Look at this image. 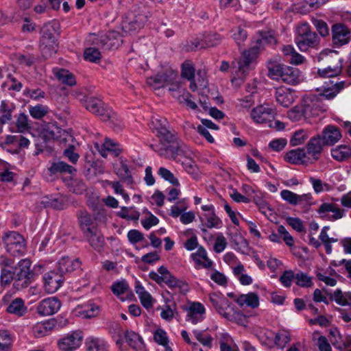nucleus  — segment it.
I'll use <instances>...</instances> for the list:
<instances>
[{"label": "nucleus", "instance_id": "ddd939ff", "mask_svg": "<svg viewBox=\"0 0 351 351\" xmlns=\"http://www.w3.org/2000/svg\"><path fill=\"white\" fill-rule=\"evenodd\" d=\"M60 306V301L56 297H51L43 300L38 304L36 311L40 315H51L57 313Z\"/></svg>", "mask_w": 351, "mask_h": 351}, {"label": "nucleus", "instance_id": "ea45409f", "mask_svg": "<svg viewBox=\"0 0 351 351\" xmlns=\"http://www.w3.org/2000/svg\"><path fill=\"white\" fill-rule=\"evenodd\" d=\"M156 136L160 138V141L167 143H174L178 138L175 131L169 129V125L156 134Z\"/></svg>", "mask_w": 351, "mask_h": 351}, {"label": "nucleus", "instance_id": "37998d69", "mask_svg": "<svg viewBox=\"0 0 351 351\" xmlns=\"http://www.w3.org/2000/svg\"><path fill=\"white\" fill-rule=\"evenodd\" d=\"M68 187L70 191L78 195L82 194L86 190L85 183L80 179L71 180L68 184Z\"/></svg>", "mask_w": 351, "mask_h": 351}, {"label": "nucleus", "instance_id": "f257e3e1", "mask_svg": "<svg viewBox=\"0 0 351 351\" xmlns=\"http://www.w3.org/2000/svg\"><path fill=\"white\" fill-rule=\"evenodd\" d=\"M268 75L275 80L295 84L299 82L300 71L295 67L278 63H270L268 66Z\"/></svg>", "mask_w": 351, "mask_h": 351}, {"label": "nucleus", "instance_id": "4468645a", "mask_svg": "<svg viewBox=\"0 0 351 351\" xmlns=\"http://www.w3.org/2000/svg\"><path fill=\"white\" fill-rule=\"evenodd\" d=\"M258 47L252 46L249 50L244 51L238 61L239 72L245 75L250 69L253 61L256 59L258 53Z\"/></svg>", "mask_w": 351, "mask_h": 351}, {"label": "nucleus", "instance_id": "4c0bfd02", "mask_svg": "<svg viewBox=\"0 0 351 351\" xmlns=\"http://www.w3.org/2000/svg\"><path fill=\"white\" fill-rule=\"evenodd\" d=\"M14 267L10 270L6 267L1 269L0 274V285L1 287H6L12 282L14 283Z\"/></svg>", "mask_w": 351, "mask_h": 351}, {"label": "nucleus", "instance_id": "f03ea898", "mask_svg": "<svg viewBox=\"0 0 351 351\" xmlns=\"http://www.w3.org/2000/svg\"><path fill=\"white\" fill-rule=\"evenodd\" d=\"M31 261L25 258L21 260L14 267V278L12 284L13 289L16 291H21L32 282L34 273L30 269Z\"/></svg>", "mask_w": 351, "mask_h": 351}, {"label": "nucleus", "instance_id": "6ab92c4d", "mask_svg": "<svg viewBox=\"0 0 351 351\" xmlns=\"http://www.w3.org/2000/svg\"><path fill=\"white\" fill-rule=\"evenodd\" d=\"M320 135L326 146H332L335 145L341 138V134L339 129L332 125H328L325 127Z\"/></svg>", "mask_w": 351, "mask_h": 351}, {"label": "nucleus", "instance_id": "9d476101", "mask_svg": "<svg viewBox=\"0 0 351 351\" xmlns=\"http://www.w3.org/2000/svg\"><path fill=\"white\" fill-rule=\"evenodd\" d=\"M276 109L264 104L257 106L251 111V118L256 123L269 124L275 119Z\"/></svg>", "mask_w": 351, "mask_h": 351}, {"label": "nucleus", "instance_id": "9b49d317", "mask_svg": "<svg viewBox=\"0 0 351 351\" xmlns=\"http://www.w3.org/2000/svg\"><path fill=\"white\" fill-rule=\"evenodd\" d=\"M76 217L82 234L98 228L97 217L93 216L87 210H77Z\"/></svg>", "mask_w": 351, "mask_h": 351}, {"label": "nucleus", "instance_id": "338daca9", "mask_svg": "<svg viewBox=\"0 0 351 351\" xmlns=\"http://www.w3.org/2000/svg\"><path fill=\"white\" fill-rule=\"evenodd\" d=\"M278 233L282 236L286 245L292 247L294 245V240L292 236L287 231L284 226L280 225L278 227Z\"/></svg>", "mask_w": 351, "mask_h": 351}, {"label": "nucleus", "instance_id": "774afa93", "mask_svg": "<svg viewBox=\"0 0 351 351\" xmlns=\"http://www.w3.org/2000/svg\"><path fill=\"white\" fill-rule=\"evenodd\" d=\"M128 238L131 243L135 244L142 241L144 239V236L139 230L134 229L128 232Z\"/></svg>", "mask_w": 351, "mask_h": 351}, {"label": "nucleus", "instance_id": "3c124183", "mask_svg": "<svg viewBox=\"0 0 351 351\" xmlns=\"http://www.w3.org/2000/svg\"><path fill=\"white\" fill-rule=\"evenodd\" d=\"M48 112V108L41 104L36 105L34 107H30V115L36 119H40L44 117Z\"/></svg>", "mask_w": 351, "mask_h": 351}, {"label": "nucleus", "instance_id": "bf43d9fd", "mask_svg": "<svg viewBox=\"0 0 351 351\" xmlns=\"http://www.w3.org/2000/svg\"><path fill=\"white\" fill-rule=\"evenodd\" d=\"M128 289V284L125 280L116 282L111 287V290L112 293L117 295L123 294L127 291Z\"/></svg>", "mask_w": 351, "mask_h": 351}, {"label": "nucleus", "instance_id": "680f3d73", "mask_svg": "<svg viewBox=\"0 0 351 351\" xmlns=\"http://www.w3.org/2000/svg\"><path fill=\"white\" fill-rule=\"evenodd\" d=\"M313 24L316 27L317 31L322 36L324 37L329 34V28L325 21L322 20L315 19L313 21Z\"/></svg>", "mask_w": 351, "mask_h": 351}, {"label": "nucleus", "instance_id": "20e7f679", "mask_svg": "<svg viewBox=\"0 0 351 351\" xmlns=\"http://www.w3.org/2000/svg\"><path fill=\"white\" fill-rule=\"evenodd\" d=\"M82 102L86 110L98 116L102 121H118L117 114L99 98L86 97Z\"/></svg>", "mask_w": 351, "mask_h": 351}, {"label": "nucleus", "instance_id": "8fccbe9b", "mask_svg": "<svg viewBox=\"0 0 351 351\" xmlns=\"http://www.w3.org/2000/svg\"><path fill=\"white\" fill-rule=\"evenodd\" d=\"M182 166L184 170L191 174L195 179H197L199 176V169L194 161L186 159L182 162Z\"/></svg>", "mask_w": 351, "mask_h": 351}, {"label": "nucleus", "instance_id": "a18cd8bd", "mask_svg": "<svg viewBox=\"0 0 351 351\" xmlns=\"http://www.w3.org/2000/svg\"><path fill=\"white\" fill-rule=\"evenodd\" d=\"M308 137V134L307 131L304 130H299L293 133V135L290 140V144L292 146L301 145L304 143Z\"/></svg>", "mask_w": 351, "mask_h": 351}, {"label": "nucleus", "instance_id": "c9c22d12", "mask_svg": "<svg viewBox=\"0 0 351 351\" xmlns=\"http://www.w3.org/2000/svg\"><path fill=\"white\" fill-rule=\"evenodd\" d=\"M170 144L166 149L169 158L175 160L178 156H182L184 154L185 145L182 142L178 141V138L174 143Z\"/></svg>", "mask_w": 351, "mask_h": 351}, {"label": "nucleus", "instance_id": "473e14b6", "mask_svg": "<svg viewBox=\"0 0 351 351\" xmlns=\"http://www.w3.org/2000/svg\"><path fill=\"white\" fill-rule=\"evenodd\" d=\"M332 157L337 161H344L351 157V148L346 145H341L331 149Z\"/></svg>", "mask_w": 351, "mask_h": 351}, {"label": "nucleus", "instance_id": "49530a36", "mask_svg": "<svg viewBox=\"0 0 351 351\" xmlns=\"http://www.w3.org/2000/svg\"><path fill=\"white\" fill-rule=\"evenodd\" d=\"M232 38L238 46H240L247 38V32L241 26L237 27L232 30Z\"/></svg>", "mask_w": 351, "mask_h": 351}, {"label": "nucleus", "instance_id": "7ed1b4c3", "mask_svg": "<svg viewBox=\"0 0 351 351\" xmlns=\"http://www.w3.org/2000/svg\"><path fill=\"white\" fill-rule=\"evenodd\" d=\"M1 242L5 251L13 256H21L26 252V241L22 234L16 231L3 232Z\"/></svg>", "mask_w": 351, "mask_h": 351}, {"label": "nucleus", "instance_id": "603ef678", "mask_svg": "<svg viewBox=\"0 0 351 351\" xmlns=\"http://www.w3.org/2000/svg\"><path fill=\"white\" fill-rule=\"evenodd\" d=\"M158 173L163 179L169 182L173 186H178L180 185L178 180L175 178L174 175L167 169L160 167L159 168Z\"/></svg>", "mask_w": 351, "mask_h": 351}, {"label": "nucleus", "instance_id": "b1692460", "mask_svg": "<svg viewBox=\"0 0 351 351\" xmlns=\"http://www.w3.org/2000/svg\"><path fill=\"white\" fill-rule=\"evenodd\" d=\"M49 171L51 174L61 173L73 175L76 173L77 169L64 161L58 160L52 162L49 167Z\"/></svg>", "mask_w": 351, "mask_h": 351}, {"label": "nucleus", "instance_id": "09e8293b", "mask_svg": "<svg viewBox=\"0 0 351 351\" xmlns=\"http://www.w3.org/2000/svg\"><path fill=\"white\" fill-rule=\"evenodd\" d=\"M341 71V66L334 67L328 66L323 69H318L317 73L319 76L324 77H332L338 75Z\"/></svg>", "mask_w": 351, "mask_h": 351}, {"label": "nucleus", "instance_id": "c756f323", "mask_svg": "<svg viewBox=\"0 0 351 351\" xmlns=\"http://www.w3.org/2000/svg\"><path fill=\"white\" fill-rule=\"evenodd\" d=\"M237 302L240 306L246 305L255 308L259 305V298L256 293L250 292L247 294L240 295L237 300Z\"/></svg>", "mask_w": 351, "mask_h": 351}, {"label": "nucleus", "instance_id": "39448f33", "mask_svg": "<svg viewBox=\"0 0 351 351\" xmlns=\"http://www.w3.org/2000/svg\"><path fill=\"white\" fill-rule=\"evenodd\" d=\"M156 273L152 271L149 274V277L157 284L161 285L165 283L170 289L178 288L180 291H188V285L183 280L178 279L165 266H160Z\"/></svg>", "mask_w": 351, "mask_h": 351}, {"label": "nucleus", "instance_id": "5fc2aeb1", "mask_svg": "<svg viewBox=\"0 0 351 351\" xmlns=\"http://www.w3.org/2000/svg\"><path fill=\"white\" fill-rule=\"evenodd\" d=\"M181 75L188 80H194L195 69L190 62H184L182 64Z\"/></svg>", "mask_w": 351, "mask_h": 351}, {"label": "nucleus", "instance_id": "6e6d98bb", "mask_svg": "<svg viewBox=\"0 0 351 351\" xmlns=\"http://www.w3.org/2000/svg\"><path fill=\"white\" fill-rule=\"evenodd\" d=\"M199 49H204L202 38H196L186 43L183 49L186 52L194 51Z\"/></svg>", "mask_w": 351, "mask_h": 351}, {"label": "nucleus", "instance_id": "f8f14e48", "mask_svg": "<svg viewBox=\"0 0 351 351\" xmlns=\"http://www.w3.org/2000/svg\"><path fill=\"white\" fill-rule=\"evenodd\" d=\"M43 280L45 291L49 293H53L62 286L64 278L60 272L51 271L45 274Z\"/></svg>", "mask_w": 351, "mask_h": 351}, {"label": "nucleus", "instance_id": "79ce46f5", "mask_svg": "<svg viewBox=\"0 0 351 351\" xmlns=\"http://www.w3.org/2000/svg\"><path fill=\"white\" fill-rule=\"evenodd\" d=\"M295 280L296 285L301 287L309 288L313 285L312 278L302 271L295 274Z\"/></svg>", "mask_w": 351, "mask_h": 351}, {"label": "nucleus", "instance_id": "f3484780", "mask_svg": "<svg viewBox=\"0 0 351 351\" xmlns=\"http://www.w3.org/2000/svg\"><path fill=\"white\" fill-rule=\"evenodd\" d=\"M324 146H326L322 139L320 134L312 137L306 145V153L311 156L314 160L319 159Z\"/></svg>", "mask_w": 351, "mask_h": 351}, {"label": "nucleus", "instance_id": "69168bd1", "mask_svg": "<svg viewBox=\"0 0 351 351\" xmlns=\"http://www.w3.org/2000/svg\"><path fill=\"white\" fill-rule=\"evenodd\" d=\"M193 333L202 344L209 348L212 346L213 338L210 335H204L203 332L199 330H195Z\"/></svg>", "mask_w": 351, "mask_h": 351}, {"label": "nucleus", "instance_id": "72a5a7b5", "mask_svg": "<svg viewBox=\"0 0 351 351\" xmlns=\"http://www.w3.org/2000/svg\"><path fill=\"white\" fill-rule=\"evenodd\" d=\"M56 78L62 84L69 86L75 85L76 80L74 75L68 70L64 69H58L54 71Z\"/></svg>", "mask_w": 351, "mask_h": 351}, {"label": "nucleus", "instance_id": "13d9d810", "mask_svg": "<svg viewBox=\"0 0 351 351\" xmlns=\"http://www.w3.org/2000/svg\"><path fill=\"white\" fill-rule=\"evenodd\" d=\"M173 97H176L180 103L185 104L189 108L193 110H195L197 108V104L190 99L191 95L188 91H186L184 94H182V95L176 96L173 95Z\"/></svg>", "mask_w": 351, "mask_h": 351}, {"label": "nucleus", "instance_id": "5701e85b", "mask_svg": "<svg viewBox=\"0 0 351 351\" xmlns=\"http://www.w3.org/2000/svg\"><path fill=\"white\" fill-rule=\"evenodd\" d=\"M113 167L114 173L122 181L126 182L128 185L133 184L131 172L124 160L121 159L119 164L114 165Z\"/></svg>", "mask_w": 351, "mask_h": 351}, {"label": "nucleus", "instance_id": "6e6552de", "mask_svg": "<svg viewBox=\"0 0 351 351\" xmlns=\"http://www.w3.org/2000/svg\"><path fill=\"white\" fill-rule=\"evenodd\" d=\"M320 97L316 95H309L303 97L301 102L304 112V120L311 122V119L318 117L325 112V105L319 100Z\"/></svg>", "mask_w": 351, "mask_h": 351}, {"label": "nucleus", "instance_id": "58836bf2", "mask_svg": "<svg viewBox=\"0 0 351 351\" xmlns=\"http://www.w3.org/2000/svg\"><path fill=\"white\" fill-rule=\"evenodd\" d=\"M254 202L258 206V210L269 219H271V216L274 214L273 209L270 207L267 201L263 199L258 196L254 197Z\"/></svg>", "mask_w": 351, "mask_h": 351}, {"label": "nucleus", "instance_id": "864d4df0", "mask_svg": "<svg viewBox=\"0 0 351 351\" xmlns=\"http://www.w3.org/2000/svg\"><path fill=\"white\" fill-rule=\"evenodd\" d=\"M11 346V338L8 332L5 330H0V351H9Z\"/></svg>", "mask_w": 351, "mask_h": 351}, {"label": "nucleus", "instance_id": "cd10ccee", "mask_svg": "<svg viewBox=\"0 0 351 351\" xmlns=\"http://www.w3.org/2000/svg\"><path fill=\"white\" fill-rule=\"evenodd\" d=\"M306 154L304 148H298L288 152L285 156V159L291 164L301 165L305 162Z\"/></svg>", "mask_w": 351, "mask_h": 351}, {"label": "nucleus", "instance_id": "c03bdc74", "mask_svg": "<svg viewBox=\"0 0 351 351\" xmlns=\"http://www.w3.org/2000/svg\"><path fill=\"white\" fill-rule=\"evenodd\" d=\"M206 219L204 226L208 228H218L221 224V219L215 215V211L204 215Z\"/></svg>", "mask_w": 351, "mask_h": 351}, {"label": "nucleus", "instance_id": "f704fd0d", "mask_svg": "<svg viewBox=\"0 0 351 351\" xmlns=\"http://www.w3.org/2000/svg\"><path fill=\"white\" fill-rule=\"evenodd\" d=\"M221 36L216 32H208L203 35L202 38L204 47H213L220 44Z\"/></svg>", "mask_w": 351, "mask_h": 351}, {"label": "nucleus", "instance_id": "bb28decb", "mask_svg": "<svg viewBox=\"0 0 351 351\" xmlns=\"http://www.w3.org/2000/svg\"><path fill=\"white\" fill-rule=\"evenodd\" d=\"M277 40L271 32H261L258 38L252 46L258 47L257 51L260 52L266 45H275Z\"/></svg>", "mask_w": 351, "mask_h": 351}, {"label": "nucleus", "instance_id": "1a4fd4ad", "mask_svg": "<svg viewBox=\"0 0 351 351\" xmlns=\"http://www.w3.org/2000/svg\"><path fill=\"white\" fill-rule=\"evenodd\" d=\"M122 42L121 36L115 31L99 34L93 40V44L103 50L116 49L121 45Z\"/></svg>", "mask_w": 351, "mask_h": 351}, {"label": "nucleus", "instance_id": "e2e57ef3", "mask_svg": "<svg viewBox=\"0 0 351 351\" xmlns=\"http://www.w3.org/2000/svg\"><path fill=\"white\" fill-rule=\"evenodd\" d=\"M75 147L74 145H69L63 152V155L73 164H76L79 160L80 155L75 152Z\"/></svg>", "mask_w": 351, "mask_h": 351}, {"label": "nucleus", "instance_id": "0e129e2a", "mask_svg": "<svg viewBox=\"0 0 351 351\" xmlns=\"http://www.w3.org/2000/svg\"><path fill=\"white\" fill-rule=\"evenodd\" d=\"M100 311L99 306L95 304H90L88 308L82 311V315L85 318L95 317L99 315Z\"/></svg>", "mask_w": 351, "mask_h": 351}, {"label": "nucleus", "instance_id": "aec40b11", "mask_svg": "<svg viewBox=\"0 0 351 351\" xmlns=\"http://www.w3.org/2000/svg\"><path fill=\"white\" fill-rule=\"evenodd\" d=\"M275 96L276 101L285 108L289 107L295 100L294 91L285 87L276 88Z\"/></svg>", "mask_w": 351, "mask_h": 351}, {"label": "nucleus", "instance_id": "a878e982", "mask_svg": "<svg viewBox=\"0 0 351 351\" xmlns=\"http://www.w3.org/2000/svg\"><path fill=\"white\" fill-rule=\"evenodd\" d=\"M330 212L333 213V214L329 217V219L332 221L339 219L344 215V210L337 207L336 205L332 203H323L317 210V213L319 214Z\"/></svg>", "mask_w": 351, "mask_h": 351}, {"label": "nucleus", "instance_id": "de8ad7c7", "mask_svg": "<svg viewBox=\"0 0 351 351\" xmlns=\"http://www.w3.org/2000/svg\"><path fill=\"white\" fill-rule=\"evenodd\" d=\"M287 117L292 121H299L302 118L304 119V112L301 104L295 106L291 110L288 111Z\"/></svg>", "mask_w": 351, "mask_h": 351}, {"label": "nucleus", "instance_id": "2f4dec72", "mask_svg": "<svg viewBox=\"0 0 351 351\" xmlns=\"http://www.w3.org/2000/svg\"><path fill=\"white\" fill-rule=\"evenodd\" d=\"M14 110V105H10L5 100L1 101L0 105V125H3L12 120Z\"/></svg>", "mask_w": 351, "mask_h": 351}, {"label": "nucleus", "instance_id": "dca6fc26", "mask_svg": "<svg viewBox=\"0 0 351 351\" xmlns=\"http://www.w3.org/2000/svg\"><path fill=\"white\" fill-rule=\"evenodd\" d=\"M82 339L80 333L73 332L59 340L58 345L62 351H73L80 347Z\"/></svg>", "mask_w": 351, "mask_h": 351}, {"label": "nucleus", "instance_id": "423d86ee", "mask_svg": "<svg viewBox=\"0 0 351 351\" xmlns=\"http://www.w3.org/2000/svg\"><path fill=\"white\" fill-rule=\"evenodd\" d=\"M297 33L295 43L301 51H306L309 48H316L319 45V37L315 32L311 31L307 23L300 25Z\"/></svg>", "mask_w": 351, "mask_h": 351}, {"label": "nucleus", "instance_id": "c85d7f7f", "mask_svg": "<svg viewBox=\"0 0 351 351\" xmlns=\"http://www.w3.org/2000/svg\"><path fill=\"white\" fill-rule=\"evenodd\" d=\"M125 338L126 342L131 348L137 351L143 350L145 344L143 339L138 334L132 330H127L125 333Z\"/></svg>", "mask_w": 351, "mask_h": 351}, {"label": "nucleus", "instance_id": "4d7b16f0", "mask_svg": "<svg viewBox=\"0 0 351 351\" xmlns=\"http://www.w3.org/2000/svg\"><path fill=\"white\" fill-rule=\"evenodd\" d=\"M16 126L19 132H24L30 128L28 117L25 113H20L16 121Z\"/></svg>", "mask_w": 351, "mask_h": 351}, {"label": "nucleus", "instance_id": "0eeeda50", "mask_svg": "<svg viewBox=\"0 0 351 351\" xmlns=\"http://www.w3.org/2000/svg\"><path fill=\"white\" fill-rule=\"evenodd\" d=\"M56 24L52 23L45 24L41 28L39 47L43 53L51 55L53 52H56Z\"/></svg>", "mask_w": 351, "mask_h": 351}, {"label": "nucleus", "instance_id": "7c9ffc66", "mask_svg": "<svg viewBox=\"0 0 351 351\" xmlns=\"http://www.w3.org/2000/svg\"><path fill=\"white\" fill-rule=\"evenodd\" d=\"M27 310L24 301L20 298L12 300L6 308L8 313L16 315L19 317L24 315Z\"/></svg>", "mask_w": 351, "mask_h": 351}, {"label": "nucleus", "instance_id": "4be33fe9", "mask_svg": "<svg viewBox=\"0 0 351 351\" xmlns=\"http://www.w3.org/2000/svg\"><path fill=\"white\" fill-rule=\"evenodd\" d=\"M209 300L213 304V307L216 311L223 317H227L228 314L226 313V308L224 306H228L230 302L225 297L221 294L210 293L209 295Z\"/></svg>", "mask_w": 351, "mask_h": 351}, {"label": "nucleus", "instance_id": "052dcab7", "mask_svg": "<svg viewBox=\"0 0 351 351\" xmlns=\"http://www.w3.org/2000/svg\"><path fill=\"white\" fill-rule=\"evenodd\" d=\"M295 279V274L292 270H287L280 277V282L285 287H290L293 280Z\"/></svg>", "mask_w": 351, "mask_h": 351}, {"label": "nucleus", "instance_id": "a211bd4d", "mask_svg": "<svg viewBox=\"0 0 351 351\" xmlns=\"http://www.w3.org/2000/svg\"><path fill=\"white\" fill-rule=\"evenodd\" d=\"M187 312L186 320L190 321L192 324L203 320V315L205 313V308L202 304L198 302H193L189 307L186 308Z\"/></svg>", "mask_w": 351, "mask_h": 351}, {"label": "nucleus", "instance_id": "e433bc0d", "mask_svg": "<svg viewBox=\"0 0 351 351\" xmlns=\"http://www.w3.org/2000/svg\"><path fill=\"white\" fill-rule=\"evenodd\" d=\"M87 351H107L106 343L99 338L90 337L86 340Z\"/></svg>", "mask_w": 351, "mask_h": 351}, {"label": "nucleus", "instance_id": "2eb2a0df", "mask_svg": "<svg viewBox=\"0 0 351 351\" xmlns=\"http://www.w3.org/2000/svg\"><path fill=\"white\" fill-rule=\"evenodd\" d=\"M332 42L337 47H340L349 43L350 32L343 24L336 23L332 27Z\"/></svg>", "mask_w": 351, "mask_h": 351}, {"label": "nucleus", "instance_id": "393cba45", "mask_svg": "<svg viewBox=\"0 0 351 351\" xmlns=\"http://www.w3.org/2000/svg\"><path fill=\"white\" fill-rule=\"evenodd\" d=\"M80 266L78 258L71 259L69 257H63L58 262V271L64 275V274L71 273Z\"/></svg>", "mask_w": 351, "mask_h": 351}, {"label": "nucleus", "instance_id": "412c9836", "mask_svg": "<svg viewBox=\"0 0 351 351\" xmlns=\"http://www.w3.org/2000/svg\"><path fill=\"white\" fill-rule=\"evenodd\" d=\"M86 241L97 251H100L105 243L104 237L101 231L97 228L83 234Z\"/></svg>", "mask_w": 351, "mask_h": 351}, {"label": "nucleus", "instance_id": "a19ab883", "mask_svg": "<svg viewBox=\"0 0 351 351\" xmlns=\"http://www.w3.org/2000/svg\"><path fill=\"white\" fill-rule=\"evenodd\" d=\"M84 58L87 61L97 63L101 60V55L97 48L88 47L84 50Z\"/></svg>", "mask_w": 351, "mask_h": 351}]
</instances>
